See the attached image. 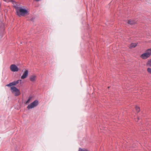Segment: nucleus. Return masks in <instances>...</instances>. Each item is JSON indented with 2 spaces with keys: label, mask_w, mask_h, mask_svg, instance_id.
<instances>
[{
  "label": "nucleus",
  "mask_w": 151,
  "mask_h": 151,
  "mask_svg": "<svg viewBox=\"0 0 151 151\" xmlns=\"http://www.w3.org/2000/svg\"><path fill=\"white\" fill-rule=\"evenodd\" d=\"M30 98H29V99H28V100H27V101L26 102V104H27L29 102V101H30Z\"/></svg>",
  "instance_id": "2eb2a0df"
},
{
  "label": "nucleus",
  "mask_w": 151,
  "mask_h": 151,
  "mask_svg": "<svg viewBox=\"0 0 151 151\" xmlns=\"http://www.w3.org/2000/svg\"><path fill=\"white\" fill-rule=\"evenodd\" d=\"M78 151H89L87 149H82L81 148H80L79 149Z\"/></svg>",
  "instance_id": "ddd939ff"
},
{
  "label": "nucleus",
  "mask_w": 151,
  "mask_h": 151,
  "mask_svg": "<svg viewBox=\"0 0 151 151\" xmlns=\"http://www.w3.org/2000/svg\"><path fill=\"white\" fill-rule=\"evenodd\" d=\"M15 8L16 14L19 17L24 16L28 14L27 10L24 7L16 6Z\"/></svg>",
  "instance_id": "f257e3e1"
},
{
  "label": "nucleus",
  "mask_w": 151,
  "mask_h": 151,
  "mask_svg": "<svg viewBox=\"0 0 151 151\" xmlns=\"http://www.w3.org/2000/svg\"><path fill=\"white\" fill-rule=\"evenodd\" d=\"M128 23L129 24L132 25L136 23V22L132 20H130L128 21Z\"/></svg>",
  "instance_id": "1a4fd4ad"
},
{
  "label": "nucleus",
  "mask_w": 151,
  "mask_h": 151,
  "mask_svg": "<svg viewBox=\"0 0 151 151\" xmlns=\"http://www.w3.org/2000/svg\"><path fill=\"white\" fill-rule=\"evenodd\" d=\"M139 117H138L137 118V119H135V121L137 122L139 120Z\"/></svg>",
  "instance_id": "dca6fc26"
},
{
  "label": "nucleus",
  "mask_w": 151,
  "mask_h": 151,
  "mask_svg": "<svg viewBox=\"0 0 151 151\" xmlns=\"http://www.w3.org/2000/svg\"><path fill=\"white\" fill-rule=\"evenodd\" d=\"M137 45V44L136 43H132L129 46V48H132L133 47H135Z\"/></svg>",
  "instance_id": "9d476101"
},
{
  "label": "nucleus",
  "mask_w": 151,
  "mask_h": 151,
  "mask_svg": "<svg viewBox=\"0 0 151 151\" xmlns=\"http://www.w3.org/2000/svg\"><path fill=\"white\" fill-rule=\"evenodd\" d=\"M38 104V101L37 100H36L31 104L29 105L27 107V108L28 109H32L37 106Z\"/></svg>",
  "instance_id": "20e7f679"
},
{
  "label": "nucleus",
  "mask_w": 151,
  "mask_h": 151,
  "mask_svg": "<svg viewBox=\"0 0 151 151\" xmlns=\"http://www.w3.org/2000/svg\"><path fill=\"white\" fill-rule=\"evenodd\" d=\"M147 65L148 66H151V59L149 60L147 63Z\"/></svg>",
  "instance_id": "f8f14e48"
},
{
  "label": "nucleus",
  "mask_w": 151,
  "mask_h": 151,
  "mask_svg": "<svg viewBox=\"0 0 151 151\" xmlns=\"http://www.w3.org/2000/svg\"><path fill=\"white\" fill-rule=\"evenodd\" d=\"M11 90L12 93L15 96H17L20 95L21 93L19 89L14 86L11 87Z\"/></svg>",
  "instance_id": "7ed1b4c3"
},
{
  "label": "nucleus",
  "mask_w": 151,
  "mask_h": 151,
  "mask_svg": "<svg viewBox=\"0 0 151 151\" xmlns=\"http://www.w3.org/2000/svg\"><path fill=\"white\" fill-rule=\"evenodd\" d=\"M147 71L149 73L151 74V68H147Z\"/></svg>",
  "instance_id": "4468645a"
},
{
  "label": "nucleus",
  "mask_w": 151,
  "mask_h": 151,
  "mask_svg": "<svg viewBox=\"0 0 151 151\" xmlns=\"http://www.w3.org/2000/svg\"><path fill=\"white\" fill-rule=\"evenodd\" d=\"M21 80H19L16 81H14L12 83H9V84L6 85V86H15L19 82L21 83Z\"/></svg>",
  "instance_id": "423d86ee"
},
{
  "label": "nucleus",
  "mask_w": 151,
  "mask_h": 151,
  "mask_svg": "<svg viewBox=\"0 0 151 151\" xmlns=\"http://www.w3.org/2000/svg\"><path fill=\"white\" fill-rule=\"evenodd\" d=\"M151 55V48L147 49L145 52L140 56L141 58L143 59H146L150 57Z\"/></svg>",
  "instance_id": "f03ea898"
},
{
  "label": "nucleus",
  "mask_w": 151,
  "mask_h": 151,
  "mask_svg": "<svg viewBox=\"0 0 151 151\" xmlns=\"http://www.w3.org/2000/svg\"><path fill=\"white\" fill-rule=\"evenodd\" d=\"M28 70H26L23 73L22 75L21 76V78L22 79H24L25 78L28 76Z\"/></svg>",
  "instance_id": "0eeeda50"
},
{
  "label": "nucleus",
  "mask_w": 151,
  "mask_h": 151,
  "mask_svg": "<svg viewBox=\"0 0 151 151\" xmlns=\"http://www.w3.org/2000/svg\"><path fill=\"white\" fill-rule=\"evenodd\" d=\"M10 70L13 72H17L19 70L18 67L15 64H12L10 66Z\"/></svg>",
  "instance_id": "39448f33"
},
{
  "label": "nucleus",
  "mask_w": 151,
  "mask_h": 151,
  "mask_svg": "<svg viewBox=\"0 0 151 151\" xmlns=\"http://www.w3.org/2000/svg\"><path fill=\"white\" fill-rule=\"evenodd\" d=\"M135 109L137 113L139 112L140 111V108L139 106H136L135 107Z\"/></svg>",
  "instance_id": "9b49d317"
},
{
  "label": "nucleus",
  "mask_w": 151,
  "mask_h": 151,
  "mask_svg": "<svg viewBox=\"0 0 151 151\" xmlns=\"http://www.w3.org/2000/svg\"><path fill=\"white\" fill-rule=\"evenodd\" d=\"M36 76L35 75H32L30 76L29 79L30 81L32 82H35L36 79Z\"/></svg>",
  "instance_id": "6e6552de"
}]
</instances>
